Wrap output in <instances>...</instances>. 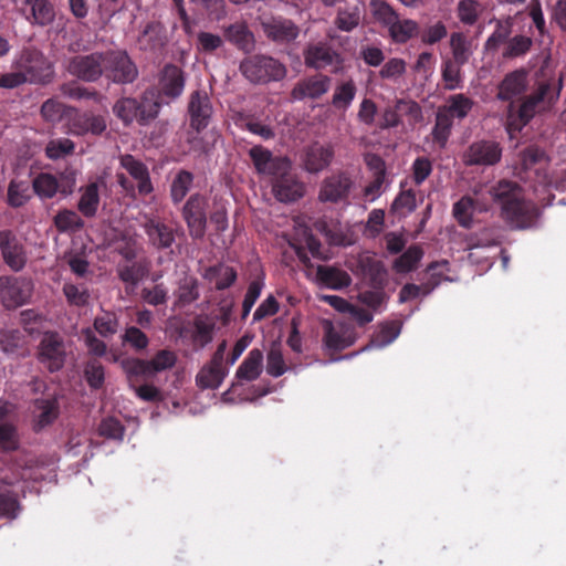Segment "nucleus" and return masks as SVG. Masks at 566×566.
<instances>
[{"mask_svg": "<svg viewBox=\"0 0 566 566\" xmlns=\"http://www.w3.org/2000/svg\"><path fill=\"white\" fill-rule=\"evenodd\" d=\"M214 324L207 318L197 317L193 322L191 339L195 346L203 348L213 338Z\"/></svg>", "mask_w": 566, "mask_h": 566, "instance_id": "obj_53", "label": "nucleus"}, {"mask_svg": "<svg viewBox=\"0 0 566 566\" xmlns=\"http://www.w3.org/2000/svg\"><path fill=\"white\" fill-rule=\"evenodd\" d=\"M120 166L137 181L138 192L147 196L153 192L154 187L150 180L147 166L136 159L133 155L125 154L119 158Z\"/></svg>", "mask_w": 566, "mask_h": 566, "instance_id": "obj_28", "label": "nucleus"}, {"mask_svg": "<svg viewBox=\"0 0 566 566\" xmlns=\"http://www.w3.org/2000/svg\"><path fill=\"white\" fill-rule=\"evenodd\" d=\"M242 75L253 84H266L285 78L287 69L279 60L262 54L244 59L240 64Z\"/></svg>", "mask_w": 566, "mask_h": 566, "instance_id": "obj_4", "label": "nucleus"}, {"mask_svg": "<svg viewBox=\"0 0 566 566\" xmlns=\"http://www.w3.org/2000/svg\"><path fill=\"white\" fill-rule=\"evenodd\" d=\"M195 176L191 171L180 169L170 184V198L174 205L180 203L192 187Z\"/></svg>", "mask_w": 566, "mask_h": 566, "instance_id": "obj_40", "label": "nucleus"}, {"mask_svg": "<svg viewBox=\"0 0 566 566\" xmlns=\"http://www.w3.org/2000/svg\"><path fill=\"white\" fill-rule=\"evenodd\" d=\"M453 122L450 119V117L438 109L436 115V123L432 129V137L441 148H443L448 142Z\"/></svg>", "mask_w": 566, "mask_h": 566, "instance_id": "obj_58", "label": "nucleus"}, {"mask_svg": "<svg viewBox=\"0 0 566 566\" xmlns=\"http://www.w3.org/2000/svg\"><path fill=\"white\" fill-rule=\"evenodd\" d=\"M160 107L156 92L146 90L139 98L128 96L117 99L113 106V113L126 126L134 122L146 126L158 116Z\"/></svg>", "mask_w": 566, "mask_h": 566, "instance_id": "obj_3", "label": "nucleus"}, {"mask_svg": "<svg viewBox=\"0 0 566 566\" xmlns=\"http://www.w3.org/2000/svg\"><path fill=\"white\" fill-rule=\"evenodd\" d=\"M474 102L467 95L459 93L449 96L447 105L439 108L444 115L453 122L454 118L463 119L471 112Z\"/></svg>", "mask_w": 566, "mask_h": 566, "instance_id": "obj_38", "label": "nucleus"}, {"mask_svg": "<svg viewBox=\"0 0 566 566\" xmlns=\"http://www.w3.org/2000/svg\"><path fill=\"white\" fill-rule=\"evenodd\" d=\"M249 156L259 174L271 175L283 174L291 169V161L286 157H274L272 153L261 145L253 146Z\"/></svg>", "mask_w": 566, "mask_h": 566, "instance_id": "obj_22", "label": "nucleus"}, {"mask_svg": "<svg viewBox=\"0 0 566 566\" xmlns=\"http://www.w3.org/2000/svg\"><path fill=\"white\" fill-rule=\"evenodd\" d=\"M84 377L92 389H99L105 381V369L97 359H90L84 366Z\"/></svg>", "mask_w": 566, "mask_h": 566, "instance_id": "obj_62", "label": "nucleus"}, {"mask_svg": "<svg viewBox=\"0 0 566 566\" xmlns=\"http://www.w3.org/2000/svg\"><path fill=\"white\" fill-rule=\"evenodd\" d=\"M56 230L61 233L75 232L84 228L85 222L77 212L71 209L60 210L53 218Z\"/></svg>", "mask_w": 566, "mask_h": 566, "instance_id": "obj_43", "label": "nucleus"}, {"mask_svg": "<svg viewBox=\"0 0 566 566\" xmlns=\"http://www.w3.org/2000/svg\"><path fill=\"white\" fill-rule=\"evenodd\" d=\"M168 42L167 29L159 21L146 23L137 38L138 49L151 55H161Z\"/></svg>", "mask_w": 566, "mask_h": 566, "instance_id": "obj_19", "label": "nucleus"}, {"mask_svg": "<svg viewBox=\"0 0 566 566\" xmlns=\"http://www.w3.org/2000/svg\"><path fill=\"white\" fill-rule=\"evenodd\" d=\"M160 87L164 95L171 98L179 97L185 88L184 71L175 64L165 65L161 72Z\"/></svg>", "mask_w": 566, "mask_h": 566, "instance_id": "obj_31", "label": "nucleus"}, {"mask_svg": "<svg viewBox=\"0 0 566 566\" xmlns=\"http://www.w3.org/2000/svg\"><path fill=\"white\" fill-rule=\"evenodd\" d=\"M360 23V9L357 6H346L337 10L334 25L343 32H352Z\"/></svg>", "mask_w": 566, "mask_h": 566, "instance_id": "obj_44", "label": "nucleus"}, {"mask_svg": "<svg viewBox=\"0 0 566 566\" xmlns=\"http://www.w3.org/2000/svg\"><path fill=\"white\" fill-rule=\"evenodd\" d=\"M357 86L353 80L340 82L336 85L332 105L338 111H347L355 99Z\"/></svg>", "mask_w": 566, "mask_h": 566, "instance_id": "obj_42", "label": "nucleus"}, {"mask_svg": "<svg viewBox=\"0 0 566 566\" xmlns=\"http://www.w3.org/2000/svg\"><path fill=\"white\" fill-rule=\"evenodd\" d=\"M149 272V265L146 260L133 262L118 266L119 279L127 284L137 285Z\"/></svg>", "mask_w": 566, "mask_h": 566, "instance_id": "obj_48", "label": "nucleus"}, {"mask_svg": "<svg viewBox=\"0 0 566 566\" xmlns=\"http://www.w3.org/2000/svg\"><path fill=\"white\" fill-rule=\"evenodd\" d=\"M142 227L148 242L157 250H167L175 243V230L158 217H145Z\"/></svg>", "mask_w": 566, "mask_h": 566, "instance_id": "obj_23", "label": "nucleus"}, {"mask_svg": "<svg viewBox=\"0 0 566 566\" xmlns=\"http://www.w3.org/2000/svg\"><path fill=\"white\" fill-rule=\"evenodd\" d=\"M316 279L322 285L332 290H342L352 283V277L346 271L332 265H318Z\"/></svg>", "mask_w": 566, "mask_h": 566, "instance_id": "obj_33", "label": "nucleus"}, {"mask_svg": "<svg viewBox=\"0 0 566 566\" xmlns=\"http://www.w3.org/2000/svg\"><path fill=\"white\" fill-rule=\"evenodd\" d=\"M75 150V144L69 138L51 139L45 146V156L49 159L57 160L72 155Z\"/></svg>", "mask_w": 566, "mask_h": 566, "instance_id": "obj_56", "label": "nucleus"}, {"mask_svg": "<svg viewBox=\"0 0 566 566\" xmlns=\"http://www.w3.org/2000/svg\"><path fill=\"white\" fill-rule=\"evenodd\" d=\"M67 358V345L64 337L57 333L45 332L36 347L38 361L51 374L60 371Z\"/></svg>", "mask_w": 566, "mask_h": 566, "instance_id": "obj_8", "label": "nucleus"}, {"mask_svg": "<svg viewBox=\"0 0 566 566\" xmlns=\"http://www.w3.org/2000/svg\"><path fill=\"white\" fill-rule=\"evenodd\" d=\"M203 277L209 282H214L216 290L223 291L234 284L238 274L232 266L218 263L206 269Z\"/></svg>", "mask_w": 566, "mask_h": 566, "instance_id": "obj_36", "label": "nucleus"}, {"mask_svg": "<svg viewBox=\"0 0 566 566\" xmlns=\"http://www.w3.org/2000/svg\"><path fill=\"white\" fill-rule=\"evenodd\" d=\"M502 148L494 140H478L472 143L463 153L465 166H493L501 160Z\"/></svg>", "mask_w": 566, "mask_h": 566, "instance_id": "obj_16", "label": "nucleus"}, {"mask_svg": "<svg viewBox=\"0 0 566 566\" xmlns=\"http://www.w3.org/2000/svg\"><path fill=\"white\" fill-rule=\"evenodd\" d=\"M33 283L24 276H0V302L7 310H13L29 302Z\"/></svg>", "mask_w": 566, "mask_h": 566, "instance_id": "obj_12", "label": "nucleus"}, {"mask_svg": "<svg viewBox=\"0 0 566 566\" xmlns=\"http://www.w3.org/2000/svg\"><path fill=\"white\" fill-rule=\"evenodd\" d=\"M261 27L268 40L281 45L294 42L300 35L298 25L281 15L262 20Z\"/></svg>", "mask_w": 566, "mask_h": 566, "instance_id": "obj_17", "label": "nucleus"}, {"mask_svg": "<svg viewBox=\"0 0 566 566\" xmlns=\"http://www.w3.org/2000/svg\"><path fill=\"white\" fill-rule=\"evenodd\" d=\"M354 180L349 172L339 170L325 177L318 190V200L323 203L349 205Z\"/></svg>", "mask_w": 566, "mask_h": 566, "instance_id": "obj_11", "label": "nucleus"}, {"mask_svg": "<svg viewBox=\"0 0 566 566\" xmlns=\"http://www.w3.org/2000/svg\"><path fill=\"white\" fill-rule=\"evenodd\" d=\"M189 126L197 134L206 129L213 115V105L206 90L199 88L190 93L187 103Z\"/></svg>", "mask_w": 566, "mask_h": 566, "instance_id": "obj_14", "label": "nucleus"}, {"mask_svg": "<svg viewBox=\"0 0 566 566\" xmlns=\"http://www.w3.org/2000/svg\"><path fill=\"white\" fill-rule=\"evenodd\" d=\"M224 40L219 34L207 31H200L197 34L196 49L203 54H213L223 46Z\"/></svg>", "mask_w": 566, "mask_h": 566, "instance_id": "obj_64", "label": "nucleus"}, {"mask_svg": "<svg viewBox=\"0 0 566 566\" xmlns=\"http://www.w3.org/2000/svg\"><path fill=\"white\" fill-rule=\"evenodd\" d=\"M286 169L283 174L273 176L272 192L280 202L289 203L301 199L305 193V186L296 176Z\"/></svg>", "mask_w": 566, "mask_h": 566, "instance_id": "obj_20", "label": "nucleus"}, {"mask_svg": "<svg viewBox=\"0 0 566 566\" xmlns=\"http://www.w3.org/2000/svg\"><path fill=\"white\" fill-rule=\"evenodd\" d=\"M31 199L30 186L23 180H11L8 186L7 201L12 208H20Z\"/></svg>", "mask_w": 566, "mask_h": 566, "instance_id": "obj_49", "label": "nucleus"}, {"mask_svg": "<svg viewBox=\"0 0 566 566\" xmlns=\"http://www.w3.org/2000/svg\"><path fill=\"white\" fill-rule=\"evenodd\" d=\"M177 354L170 349L158 350L150 359L127 357L122 359L120 367L126 379L134 381L136 376H155L175 367Z\"/></svg>", "mask_w": 566, "mask_h": 566, "instance_id": "obj_5", "label": "nucleus"}, {"mask_svg": "<svg viewBox=\"0 0 566 566\" xmlns=\"http://www.w3.org/2000/svg\"><path fill=\"white\" fill-rule=\"evenodd\" d=\"M20 13L32 25L48 27L55 20V7L51 0H23Z\"/></svg>", "mask_w": 566, "mask_h": 566, "instance_id": "obj_25", "label": "nucleus"}, {"mask_svg": "<svg viewBox=\"0 0 566 566\" xmlns=\"http://www.w3.org/2000/svg\"><path fill=\"white\" fill-rule=\"evenodd\" d=\"M533 40L526 35H515L506 43L503 57L515 59L525 55L532 48Z\"/></svg>", "mask_w": 566, "mask_h": 566, "instance_id": "obj_60", "label": "nucleus"}, {"mask_svg": "<svg viewBox=\"0 0 566 566\" xmlns=\"http://www.w3.org/2000/svg\"><path fill=\"white\" fill-rule=\"evenodd\" d=\"M106 127L107 124L105 117L91 112H75V114L69 119V130L75 136H84L88 133L99 136L106 130Z\"/></svg>", "mask_w": 566, "mask_h": 566, "instance_id": "obj_26", "label": "nucleus"}, {"mask_svg": "<svg viewBox=\"0 0 566 566\" xmlns=\"http://www.w3.org/2000/svg\"><path fill=\"white\" fill-rule=\"evenodd\" d=\"M208 207L209 199L200 192L192 193L182 207L181 216L193 240H201L206 235Z\"/></svg>", "mask_w": 566, "mask_h": 566, "instance_id": "obj_10", "label": "nucleus"}, {"mask_svg": "<svg viewBox=\"0 0 566 566\" xmlns=\"http://www.w3.org/2000/svg\"><path fill=\"white\" fill-rule=\"evenodd\" d=\"M228 365L210 359L197 374L196 382L201 389H217L228 376Z\"/></svg>", "mask_w": 566, "mask_h": 566, "instance_id": "obj_29", "label": "nucleus"}, {"mask_svg": "<svg viewBox=\"0 0 566 566\" xmlns=\"http://www.w3.org/2000/svg\"><path fill=\"white\" fill-rule=\"evenodd\" d=\"M464 64L448 57L442 61L441 77L444 83V90L454 91L463 87L462 66Z\"/></svg>", "mask_w": 566, "mask_h": 566, "instance_id": "obj_39", "label": "nucleus"}, {"mask_svg": "<svg viewBox=\"0 0 566 566\" xmlns=\"http://www.w3.org/2000/svg\"><path fill=\"white\" fill-rule=\"evenodd\" d=\"M324 344L328 349L340 352L354 344L349 335H345L342 329H337L332 322L324 323Z\"/></svg>", "mask_w": 566, "mask_h": 566, "instance_id": "obj_41", "label": "nucleus"}, {"mask_svg": "<svg viewBox=\"0 0 566 566\" xmlns=\"http://www.w3.org/2000/svg\"><path fill=\"white\" fill-rule=\"evenodd\" d=\"M332 78L325 74L317 73L300 80L291 91L293 101L317 99L331 88Z\"/></svg>", "mask_w": 566, "mask_h": 566, "instance_id": "obj_21", "label": "nucleus"}, {"mask_svg": "<svg viewBox=\"0 0 566 566\" xmlns=\"http://www.w3.org/2000/svg\"><path fill=\"white\" fill-rule=\"evenodd\" d=\"M224 40L233 44L238 50L249 52L254 46L253 33L245 22L239 21L223 27Z\"/></svg>", "mask_w": 566, "mask_h": 566, "instance_id": "obj_32", "label": "nucleus"}, {"mask_svg": "<svg viewBox=\"0 0 566 566\" xmlns=\"http://www.w3.org/2000/svg\"><path fill=\"white\" fill-rule=\"evenodd\" d=\"M20 447L18 429L9 422L0 423V450L4 452L17 451Z\"/></svg>", "mask_w": 566, "mask_h": 566, "instance_id": "obj_59", "label": "nucleus"}, {"mask_svg": "<svg viewBox=\"0 0 566 566\" xmlns=\"http://www.w3.org/2000/svg\"><path fill=\"white\" fill-rule=\"evenodd\" d=\"M369 6L375 20L387 29L399 18L396 10L384 0H371Z\"/></svg>", "mask_w": 566, "mask_h": 566, "instance_id": "obj_52", "label": "nucleus"}, {"mask_svg": "<svg viewBox=\"0 0 566 566\" xmlns=\"http://www.w3.org/2000/svg\"><path fill=\"white\" fill-rule=\"evenodd\" d=\"M334 158V149L331 145L314 143L305 153L304 165L308 172L316 174L329 166Z\"/></svg>", "mask_w": 566, "mask_h": 566, "instance_id": "obj_30", "label": "nucleus"}, {"mask_svg": "<svg viewBox=\"0 0 566 566\" xmlns=\"http://www.w3.org/2000/svg\"><path fill=\"white\" fill-rule=\"evenodd\" d=\"M151 376H136V379L134 381H130L127 379L128 386L130 389H133L136 394V396L144 401L147 402H157L163 399L161 391L159 388L151 384H144L140 385L142 380L148 379Z\"/></svg>", "mask_w": 566, "mask_h": 566, "instance_id": "obj_51", "label": "nucleus"}, {"mask_svg": "<svg viewBox=\"0 0 566 566\" xmlns=\"http://www.w3.org/2000/svg\"><path fill=\"white\" fill-rule=\"evenodd\" d=\"M482 11L483 7L478 0H460L457 6V15L465 25L475 24Z\"/></svg>", "mask_w": 566, "mask_h": 566, "instance_id": "obj_54", "label": "nucleus"}, {"mask_svg": "<svg viewBox=\"0 0 566 566\" xmlns=\"http://www.w3.org/2000/svg\"><path fill=\"white\" fill-rule=\"evenodd\" d=\"M81 198L77 202V210L85 218H94L99 207V188L96 181L80 188Z\"/></svg>", "mask_w": 566, "mask_h": 566, "instance_id": "obj_37", "label": "nucleus"}, {"mask_svg": "<svg viewBox=\"0 0 566 566\" xmlns=\"http://www.w3.org/2000/svg\"><path fill=\"white\" fill-rule=\"evenodd\" d=\"M395 105L400 118L406 116L410 124H418L422 120V108L417 102L399 98L395 102Z\"/></svg>", "mask_w": 566, "mask_h": 566, "instance_id": "obj_63", "label": "nucleus"}, {"mask_svg": "<svg viewBox=\"0 0 566 566\" xmlns=\"http://www.w3.org/2000/svg\"><path fill=\"white\" fill-rule=\"evenodd\" d=\"M474 210V200L469 196H464L453 205L452 212L458 223L461 227L469 229L472 226Z\"/></svg>", "mask_w": 566, "mask_h": 566, "instance_id": "obj_55", "label": "nucleus"}, {"mask_svg": "<svg viewBox=\"0 0 566 566\" xmlns=\"http://www.w3.org/2000/svg\"><path fill=\"white\" fill-rule=\"evenodd\" d=\"M32 429L39 433L52 426L60 417V402L55 394L43 392L32 400Z\"/></svg>", "mask_w": 566, "mask_h": 566, "instance_id": "obj_15", "label": "nucleus"}, {"mask_svg": "<svg viewBox=\"0 0 566 566\" xmlns=\"http://www.w3.org/2000/svg\"><path fill=\"white\" fill-rule=\"evenodd\" d=\"M94 331L102 337L107 338L115 335L119 327L117 315L113 312H104L97 315L93 323Z\"/></svg>", "mask_w": 566, "mask_h": 566, "instance_id": "obj_57", "label": "nucleus"}, {"mask_svg": "<svg viewBox=\"0 0 566 566\" xmlns=\"http://www.w3.org/2000/svg\"><path fill=\"white\" fill-rule=\"evenodd\" d=\"M400 333V326L395 323L382 324L379 331L373 336L370 345L373 347L381 348L392 343Z\"/></svg>", "mask_w": 566, "mask_h": 566, "instance_id": "obj_61", "label": "nucleus"}, {"mask_svg": "<svg viewBox=\"0 0 566 566\" xmlns=\"http://www.w3.org/2000/svg\"><path fill=\"white\" fill-rule=\"evenodd\" d=\"M358 265L374 287H382L387 271L380 260L373 255L365 254L359 256Z\"/></svg>", "mask_w": 566, "mask_h": 566, "instance_id": "obj_35", "label": "nucleus"}, {"mask_svg": "<svg viewBox=\"0 0 566 566\" xmlns=\"http://www.w3.org/2000/svg\"><path fill=\"white\" fill-rule=\"evenodd\" d=\"M103 60V77L108 82L128 85L138 78V67L126 50L104 51Z\"/></svg>", "mask_w": 566, "mask_h": 566, "instance_id": "obj_6", "label": "nucleus"}, {"mask_svg": "<svg viewBox=\"0 0 566 566\" xmlns=\"http://www.w3.org/2000/svg\"><path fill=\"white\" fill-rule=\"evenodd\" d=\"M388 31L394 42L406 43L418 34L419 25L411 19L400 20L398 18Z\"/></svg>", "mask_w": 566, "mask_h": 566, "instance_id": "obj_47", "label": "nucleus"}, {"mask_svg": "<svg viewBox=\"0 0 566 566\" xmlns=\"http://www.w3.org/2000/svg\"><path fill=\"white\" fill-rule=\"evenodd\" d=\"M303 55L305 65L314 70H324L342 63L339 54L326 42L308 44Z\"/></svg>", "mask_w": 566, "mask_h": 566, "instance_id": "obj_24", "label": "nucleus"}, {"mask_svg": "<svg viewBox=\"0 0 566 566\" xmlns=\"http://www.w3.org/2000/svg\"><path fill=\"white\" fill-rule=\"evenodd\" d=\"M560 80L541 77L535 82L532 93L520 105L511 103L506 111V129L510 134L521 132L539 109L552 106L559 97Z\"/></svg>", "mask_w": 566, "mask_h": 566, "instance_id": "obj_1", "label": "nucleus"}, {"mask_svg": "<svg viewBox=\"0 0 566 566\" xmlns=\"http://www.w3.org/2000/svg\"><path fill=\"white\" fill-rule=\"evenodd\" d=\"M263 370V352L253 348L240 364L235 371L238 380L253 381L258 379Z\"/></svg>", "mask_w": 566, "mask_h": 566, "instance_id": "obj_34", "label": "nucleus"}, {"mask_svg": "<svg viewBox=\"0 0 566 566\" xmlns=\"http://www.w3.org/2000/svg\"><path fill=\"white\" fill-rule=\"evenodd\" d=\"M0 251L3 262L14 272L21 271L28 261L27 251L12 230L0 231Z\"/></svg>", "mask_w": 566, "mask_h": 566, "instance_id": "obj_18", "label": "nucleus"}, {"mask_svg": "<svg viewBox=\"0 0 566 566\" xmlns=\"http://www.w3.org/2000/svg\"><path fill=\"white\" fill-rule=\"evenodd\" d=\"M103 52L76 54L67 59L66 71L85 83H96L103 77Z\"/></svg>", "mask_w": 566, "mask_h": 566, "instance_id": "obj_13", "label": "nucleus"}, {"mask_svg": "<svg viewBox=\"0 0 566 566\" xmlns=\"http://www.w3.org/2000/svg\"><path fill=\"white\" fill-rule=\"evenodd\" d=\"M451 60L468 63L472 55L471 40L462 32H453L450 35Z\"/></svg>", "mask_w": 566, "mask_h": 566, "instance_id": "obj_45", "label": "nucleus"}, {"mask_svg": "<svg viewBox=\"0 0 566 566\" xmlns=\"http://www.w3.org/2000/svg\"><path fill=\"white\" fill-rule=\"evenodd\" d=\"M527 71L518 69L507 73L497 86L496 97L503 102L515 103L514 98L524 94L528 86Z\"/></svg>", "mask_w": 566, "mask_h": 566, "instance_id": "obj_27", "label": "nucleus"}, {"mask_svg": "<svg viewBox=\"0 0 566 566\" xmlns=\"http://www.w3.org/2000/svg\"><path fill=\"white\" fill-rule=\"evenodd\" d=\"M14 65L19 72L25 74V82L44 84L49 83L53 75L51 62L34 48L22 50Z\"/></svg>", "mask_w": 566, "mask_h": 566, "instance_id": "obj_9", "label": "nucleus"}, {"mask_svg": "<svg viewBox=\"0 0 566 566\" xmlns=\"http://www.w3.org/2000/svg\"><path fill=\"white\" fill-rule=\"evenodd\" d=\"M60 90L64 96L75 101L93 99L99 102L102 99V94L98 91L83 86L74 81L62 84Z\"/></svg>", "mask_w": 566, "mask_h": 566, "instance_id": "obj_50", "label": "nucleus"}, {"mask_svg": "<svg viewBox=\"0 0 566 566\" xmlns=\"http://www.w3.org/2000/svg\"><path fill=\"white\" fill-rule=\"evenodd\" d=\"M77 174L66 168L56 175L40 172L32 180V189L41 200L52 199L56 195L69 197L76 187Z\"/></svg>", "mask_w": 566, "mask_h": 566, "instance_id": "obj_7", "label": "nucleus"}, {"mask_svg": "<svg viewBox=\"0 0 566 566\" xmlns=\"http://www.w3.org/2000/svg\"><path fill=\"white\" fill-rule=\"evenodd\" d=\"M490 195L501 207L502 218L514 228H530L536 220V206L523 198L522 188L514 181L501 180L492 187Z\"/></svg>", "mask_w": 566, "mask_h": 566, "instance_id": "obj_2", "label": "nucleus"}, {"mask_svg": "<svg viewBox=\"0 0 566 566\" xmlns=\"http://www.w3.org/2000/svg\"><path fill=\"white\" fill-rule=\"evenodd\" d=\"M423 256V250L418 244L410 245L398 259L394 262V270L397 273H408L413 271Z\"/></svg>", "mask_w": 566, "mask_h": 566, "instance_id": "obj_46", "label": "nucleus"}]
</instances>
